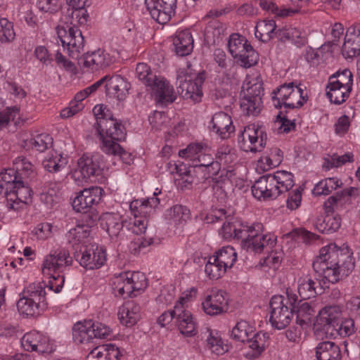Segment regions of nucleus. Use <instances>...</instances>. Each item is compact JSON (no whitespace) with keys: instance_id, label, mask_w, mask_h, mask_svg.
Returning a JSON list of instances; mask_svg holds the SVG:
<instances>
[{"instance_id":"obj_1","label":"nucleus","mask_w":360,"mask_h":360,"mask_svg":"<svg viewBox=\"0 0 360 360\" xmlns=\"http://www.w3.org/2000/svg\"><path fill=\"white\" fill-rule=\"evenodd\" d=\"M352 255L347 245L338 247L335 243H330L320 250L314 269L329 283H336L353 270Z\"/></svg>"},{"instance_id":"obj_2","label":"nucleus","mask_w":360,"mask_h":360,"mask_svg":"<svg viewBox=\"0 0 360 360\" xmlns=\"http://www.w3.org/2000/svg\"><path fill=\"white\" fill-rule=\"evenodd\" d=\"M220 234L226 240L241 239L242 248L255 253L261 252L264 247L271 246L276 243V236L264 232V226L261 223H224Z\"/></svg>"},{"instance_id":"obj_3","label":"nucleus","mask_w":360,"mask_h":360,"mask_svg":"<svg viewBox=\"0 0 360 360\" xmlns=\"http://www.w3.org/2000/svg\"><path fill=\"white\" fill-rule=\"evenodd\" d=\"M73 264V258L66 249H58L51 251L45 255L41 266L44 277L49 279L46 285L49 290L56 293L61 292L64 283L63 272Z\"/></svg>"},{"instance_id":"obj_4","label":"nucleus","mask_w":360,"mask_h":360,"mask_svg":"<svg viewBox=\"0 0 360 360\" xmlns=\"http://www.w3.org/2000/svg\"><path fill=\"white\" fill-rule=\"evenodd\" d=\"M230 337L233 340L248 344V349L243 352V356L248 360L259 358L264 352L269 335L266 333L257 331L253 322L240 319L232 328Z\"/></svg>"},{"instance_id":"obj_5","label":"nucleus","mask_w":360,"mask_h":360,"mask_svg":"<svg viewBox=\"0 0 360 360\" xmlns=\"http://www.w3.org/2000/svg\"><path fill=\"white\" fill-rule=\"evenodd\" d=\"M293 174L285 170H278L259 178L252 186L253 196L261 200L276 198L294 186Z\"/></svg>"},{"instance_id":"obj_6","label":"nucleus","mask_w":360,"mask_h":360,"mask_svg":"<svg viewBox=\"0 0 360 360\" xmlns=\"http://www.w3.org/2000/svg\"><path fill=\"white\" fill-rule=\"evenodd\" d=\"M94 115L97 120L98 131L101 141V148L110 151L112 149V140L124 139L126 131L121 122L113 117L112 112L103 104H98L93 108Z\"/></svg>"},{"instance_id":"obj_7","label":"nucleus","mask_w":360,"mask_h":360,"mask_svg":"<svg viewBox=\"0 0 360 360\" xmlns=\"http://www.w3.org/2000/svg\"><path fill=\"white\" fill-rule=\"evenodd\" d=\"M114 295L116 297H136L147 287L144 274L139 271H124L115 274L110 281Z\"/></svg>"},{"instance_id":"obj_8","label":"nucleus","mask_w":360,"mask_h":360,"mask_svg":"<svg viewBox=\"0 0 360 360\" xmlns=\"http://www.w3.org/2000/svg\"><path fill=\"white\" fill-rule=\"evenodd\" d=\"M46 288L44 283L30 284L17 302L19 313L26 316H34L42 312L47 307Z\"/></svg>"},{"instance_id":"obj_9","label":"nucleus","mask_w":360,"mask_h":360,"mask_svg":"<svg viewBox=\"0 0 360 360\" xmlns=\"http://www.w3.org/2000/svg\"><path fill=\"white\" fill-rule=\"evenodd\" d=\"M286 293L288 298L274 295L269 302V321L272 327L278 330L284 329L290 324L292 318V302L297 300V296L291 288H288Z\"/></svg>"},{"instance_id":"obj_10","label":"nucleus","mask_w":360,"mask_h":360,"mask_svg":"<svg viewBox=\"0 0 360 360\" xmlns=\"http://www.w3.org/2000/svg\"><path fill=\"white\" fill-rule=\"evenodd\" d=\"M105 165L103 158L100 154H84L80 157L77 165L70 173L76 184L81 186L89 181L94 182L99 179Z\"/></svg>"},{"instance_id":"obj_11","label":"nucleus","mask_w":360,"mask_h":360,"mask_svg":"<svg viewBox=\"0 0 360 360\" xmlns=\"http://www.w3.org/2000/svg\"><path fill=\"white\" fill-rule=\"evenodd\" d=\"M177 89L181 96L194 103L201 101L205 81L203 72L193 71L190 68L180 70L177 75Z\"/></svg>"},{"instance_id":"obj_12","label":"nucleus","mask_w":360,"mask_h":360,"mask_svg":"<svg viewBox=\"0 0 360 360\" xmlns=\"http://www.w3.org/2000/svg\"><path fill=\"white\" fill-rule=\"evenodd\" d=\"M262 82L258 78L247 77L242 86V111L248 115H258L262 108Z\"/></svg>"},{"instance_id":"obj_13","label":"nucleus","mask_w":360,"mask_h":360,"mask_svg":"<svg viewBox=\"0 0 360 360\" xmlns=\"http://www.w3.org/2000/svg\"><path fill=\"white\" fill-rule=\"evenodd\" d=\"M353 84V75L348 69L338 71L329 77L326 95L330 102L341 104L349 97Z\"/></svg>"},{"instance_id":"obj_14","label":"nucleus","mask_w":360,"mask_h":360,"mask_svg":"<svg viewBox=\"0 0 360 360\" xmlns=\"http://www.w3.org/2000/svg\"><path fill=\"white\" fill-rule=\"evenodd\" d=\"M266 143V133L262 125L250 124L244 127L238 135V146L246 153L261 152Z\"/></svg>"},{"instance_id":"obj_15","label":"nucleus","mask_w":360,"mask_h":360,"mask_svg":"<svg viewBox=\"0 0 360 360\" xmlns=\"http://www.w3.org/2000/svg\"><path fill=\"white\" fill-rule=\"evenodd\" d=\"M229 49L236 62L243 68H250L259 60L258 53L252 49L248 41L238 34L235 33L230 36Z\"/></svg>"},{"instance_id":"obj_16","label":"nucleus","mask_w":360,"mask_h":360,"mask_svg":"<svg viewBox=\"0 0 360 360\" xmlns=\"http://www.w3.org/2000/svg\"><path fill=\"white\" fill-rule=\"evenodd\" d=\"M56 34L64 50L72 58H77L84 46L82 32L62 20L56 27Z\"/></svg>"},{"instance_id":"obj_17","label":"nucleus","mask_w":360,"mask_h":360,"mask_svg":"<svg viewBox=\"0 0 360 360\" xmlns=\"http://www.w3.org/2000/svg\"><path fill=\"white\" fill-rule=\"evenodd\" d=\"M307 101L306 94L297 85L293 83L285 84L280 86L273 97L274 105L278 108H294L302 106Z\"/></svg>"},{"instance_id":"obj_18","label":"nucleus","mask_w":360,"mask_h":360,"mask_svg":"<svg viewBox=\"0 0 360 360\" xmlns=\"http://www.w3.org/2000/svg\"><path fill=\"white\" fill-rule=\"evenodd\" d=\"M75 260L87 270L101 268L106 262L105 250L96 243H89L81 247L75 252Z\"/></svg>"},{"instance_id":"obj_19","label":"nucleus","mask_w":360,"mask_h":360,"mask_svg":"<svg viewBox=\"0 0 360 360\" xmlns=\"http://www.w3.org/2000/svg\"><path fill=\"white\" fill-rule=\"evenodd\" d=\"M120 54L118 51L109 53L98 49L84 53L79 58L78 64L84 71L94 72L110 66Z\"/></svg>"},{"instance_id":"obj_20","label":"nucleus","mask_w":360,"mask_h":360,"mask_svg":"<svg viewBox=\"0 0 360 360\" xmlns=\"http://www.w3.org/2000/svg\"><path fill=\"white\" fill-rule=\"evenodd\" d=\"M229 306L227 293L221 290L212 289L202 299L201 308L210 316L225 314Z\"/></svg>"},{"instance_id":"obj_21","label":"nucleus","mask_w":360,"mask_h":360,"mask_svg":"<svg viewBox=\"0 0 360 360\" xmlns=\"http://www.w3.org/2000/svg\"><path fill=\"white\" fill-rule=\"evenodd\" d=\"M180 158L191 162L193 167H209L214 162L211 149L207 146L193 143L179 151Z\"/></svg>"},{"instance_id":"obj_22","label":"nucleus","mask_w":360,"mask_h":360,"mask_svg":"<svg viewBox=\"0 0 360 360\" xmlns=\"http://www.w3.org/2000/svg\"><path fill=\"white\" fill-rule=\"evenodd\" d=\"M341 314V309L336 305L326 306L321 309L313 324V329L316 335L320 338L327 337L329 329L339 320Z\"/></svg>"},{"instance_id":"obj_23","label":"nucleus","mask_w":360,"mask_h":360,"mask_svg":"<svg viewBox=\"0 0 360 360\" xmlns=\"http://www.w3.org/2000/svg\"><path fill=\"white\" fill-rule=\"evenodd\" d=\"M104 195V191L99 186L84 188L76 193L72 205L77 212H85L89 208L98 205Z\"/></svg>"},{"instance_id":"obj_24","label":"nucleus","mask_w":360,"mask_h":360,"mask_svg":"<svg viewBox=\"0 0 360 360\" xmlns=\"http://www.w3.org/2000/svg\"><path fill=\"white\" fill-rule=\"evenodd\" d=\"M21 346L25 351L50 353L54 350L53 344L45 335L35 330L25 333L21 338Z\"/></svg>"},{"instance_id":"obj_25","label":"nucleus","mask_w":360,"mask_h":360,"mask_svg":"<svg viewBox=\"0 0 360 360\" xmlns=\"http://www.w3.org/2000/svg\"><path fill=\"white\" fill-rule=\"evenodd\" d=\"M147 8L155 21L167 23L174 15L176 0H145Z\"/></svg>"},{"instance_id":"obj_26","label":"nucleus","mask_w":360,"mask_h":360,"mask_svg":"<svg viewBox=\"0 0 360 360\" xmlns=\"http://www.w3.org/2000/svg\"><path fill=\"white\" fill-rule=\"evenodd\" d=\"M148 88L155 100L162 105L172 103L176 98L173 86L160 75Z\"/></svg>"},{"instance_id":"obj_27","label":"nucleus","mask_w":360,"mask_h":360,"mask_svg":"<svg viewBox=\"0 0 360 360\" xmlns=\"http://www.w3.org/2000/svg\"><path fill=\"white\" fill-rule=\"evenodd\" d=\"M205 334V347L212 354L221 356L229 351L228 341L222 338L219 330L207 327Z\"/></svg>"},{"instance_id":"obj_28","label":"nucleus","mask_w":360,"mask_h":360,"mask_svg":"<svg viewBox=\"0 0 360 360\" xmlns=\"http://www.w3.org/2000/svg\"><path fill=\"white\" fill-rule=\"evenodd\" d=\"M210 127L222 139H229L235 131L231 115L224 112H216L212 116Z\"/></svg>"},{"instance_id":"obj_29","label":"nucleus","mask_w":360,"mask_h":360,"mask_svg":"<svg viewBox=\"0 0 360 360\" xmlns=\"http://www.w3.org/2000/svg\"><path fill=\"white\" fill-rule=\"evenodd\" d=\"M315 313V304L313 302L300 301L297 304L292 303V314L296 316V323L302 328L307 329L311 326Z\"/></svg>"},{"instance_id":"obj_30","label":"nucleus","mask_w":360,"mask_h":360,"mask_svg":"<svg viewBox=\"0 0 360 360\" xmlns=\"http://www.w3.org/2000/svg\"><path fill=\"white\" fill-rule=\"evenodd\" d=\"M117 318L122 326L133 327L141 319L140 307L133 301L126 302L118 308Z\"/></svg>"},{"instance_id":"obj_31","label":"nucleus","mask_w":360,"mask_h":360,"mask_svg":"<svg viewBox=\"0 0 360 360\" xmlns=\"http://www.w3.org/2000/svg\"><path fill=\"white\" fill-rule=\"evenodd\" d=\"M177 328L180 333L186 338L195 337L198 333V324L192 313L186 309L176 312Z\"/></svg>"},{"instance_id":"obj_32","label":"nucleus","mask_w":360,"mask_h":360,"mask_svg":"<svg viewBox=\"0 0 360 360\" xmlns=\"http://www.w3.org/2000/svg\"><path fill=\"white\" fill-rule=\"evenodd\" d=\"M105 89L110 96L116 98L119 101H124L130 89V84L120 75L107 77L105 80Z\"/></svg>"},{"instance_id":"obj_33","label":"nucleus","mask_w":360,"mask_h":360,"mask_svg":"<svg viewBox=\"0 0 360 360\" xmlns=\"http://www.w3.org/2000/svg\"><path fill=\"white\" fill-rule=\"evenodd\" d=\"M360 53V25L349 27L346 32L342 54L347 58H352Z\"/></svg>"},{"instance_id":"obj_34","label":"nucleus","mask_w":360,"mask_h":360,"mask_svg":"<svg viewBox=\"0 0 360 360\" xmlns=\"http://www.w3.org/2000/svg\"><path fill=\"white\" fill-rule=\"evenodd\" d=\"M100 223L112 238L117 237L123 227L122 216L117 212H105L100 217Z\"/></svg>"},{"instance_id":"obj_35","label":"nucleus","mask_w":360,"mask_h":360,"mask_svg":"<svg viewBox=\"0 0 360 360\" xmlns=\"http://www.w3.org/2000/svg\"><path fill=\"white\" fill-rule=\"evenodd\" d=\"M282 160L281 150L278 148H272L258 159L256 162V170L259 173L267 172L278 166Z\"/></svg>"},{"instance_id":"obj_36","label":"nucleus","mask_w":360,"mask_h":360,"mask_svg":"<svg viewBox=\"0 0 360 360\" xmlns=\"http://www.w3.org/2000/svg\"><path fill=\"white\" fill-rule=\"evenodd\" d=\"M173 44L176 54L188 55L193 49V39L188 30H178L174 37Z\"/></svg>"},{"instance_id":"obj_37","label":"nucleus","mask_w":360,"mask_h":360,"mask_svg":"<svg viewBox=\"0 0 360 360\" xmlns=\"http://www.w3.org/2000/svg\"><path fill=\"white\" fill-rule=\"evenodd\" d=\"M68 164V158L62 152L52 150L45 155L42 165L49 172H58Z\"/></svg>"},{"instance_id":"obj_38","label":"nucleus","mask_w":360,"mask_h":360,"mask_svg":"<svg viewBox=\"0 0 360 360\" xmlns=\"http://www.w3.org/2000/svg\"><path fill=\"white\" fill-rule=\"evenodd\" d=\"M316 356L318 360H340L342 358L340 347L330 341L318 344L316 347Z\"/></svg>"},{"instance_id":"obj_39","label":"nucleus","mask_w":360,"mask_h":360,"mask_svg":"<svg viewBox=\"0 0 360 360\" xmlns=\"http://www.w3.org/2000/svg\"><path fill=\"white\" fill-rule=\"evenodd\" d=\"M93 320H84L77 322L72 328V338L77 343L89 342L93 338Z\"/></svg>"},{"instance_id":"obj_40","label":"nucleus","mask_w":360,"mask_h":360,"mask_svg":"<svg viewBox=\"0 0 360 360\" xmlns=\"http://www.w3.org/2000/svg\"><path fill=\"white\" fill-rule=\"evenodd\" d=\"M31 116L19 107L8 108L0 112V128L6 127L10 121H13L15 124H20L29 120Z\"/></svg>"},{"instance_id":"obj_41","label":"nucleus","mask_w":360,"mask_h":360,"mask_svg":"<svg viewBox=\"0 0 360 360\" xmlns=\"http://www.w3.org/2000/svg\"><path fill=\"white\" fill-rule=\"evenodd\" d=\"M160 205V199L157 197H150L147 199H137L131 201L129 209L135 216L143 214L147 216L153 209Z\"/></svg>"},{"instance_id":"obj_42","label":"nucleus","mask_w":360,"mask_h":360,"mask_svg":"<svg viewBox=\"0 0 360 360\" xmlns=\"http://www.w3.org/2000/svg\"><path fill=\"white\" fill-rule=\"evenodd\" d=\"M68 240L72 245L81 244V247L88 245L91 238V229L88 225L79 224L68 232Z\"/></svg>"},{"instance_id":"obj_43","label":"nucleus","mask_w":360,"mask_h":360,"mask_svg":"<svg viewBox=\"0 0 360 360\" xmlns=\"http://www.w3.org/2000/svg\"><path fill=\"white\" fill-rule=\"evenodd\" d=\"M316 283L309 275L298 276L295 281L297 291L302 299H309L314 297L316 292Z\"/></svg>"},{"instance_id":"obj_44","label":"nucleus","mask_w":360,"mask_h":360,"mask_svg":"<svg viewBox=\"0 0 360 360\" xmlns=\"http://www.w3.org/2000/svg\"><path fill=\"white\" fill-rule=\"evenodd\" d=\"M32 191L31 188L22 179L15 183V187L6 195L11 201L14 203L27 204L31 199Z\"/></svg>"},{"instance_id":"obj_45","label":"nucleus","mask_w":360,"mask_h":360,"mask_svg":"<svg viewBox=\"0 0 360 360\" xmlns=\"http://www.w3.org/2000/svg\"><path fill=\"white\" fill-rule=\"evenodd\" d=\"M259 4L263 9L280 18L291 17L302 12L299 7L292 4L290 6H278L274 3L266 0H261Z\"/></svg>"},{"instance_id":"obj_46","label":"nucleus","mask_w":360,"mask_h":360,"mask_svg":"<svg viewBox=\"0 0 360 360\" xmlns=\"http://www.w3.org/2000/svg\"><path fill=\"white\" fill-rule=\"evenodd\" d=\"M283 259L281 250H273L260 262L261 269L269 276H274L279 269Z\"/></svg>"},{"instance_id":"obj_47","label":"nucleus","mask_w":360,"mask_h":360,"mask_svg":"<svg viewBox=\"0 0 360 360\" xmlns=\"http://www.w3.org/2000/svg\"><path fill=\"white\" fill-rule=\"evenodd\" d=\"M340 216L332 213L318 218L314 226L319 231L323 233H329L336 231L340 227Z\"/></svg>"},{"instance_id":"obj_48","label":"nucleus","mask_w":360,"mask_h":360,"mask_svg":"<svg viewBox=\"0 0 360 360\" xmlns=\"http://www.w3.org/2000/svg\"><path fill=\"white\" fill-rule=\"evenodd\" d=\"M170 172L174 173L177 176L175 177L176 181L181 188H188L193 181V177L190 173L188 167L184 164L177 165L169 162L168 164Z\"/></svg>"},{"instance_id":"obj_49","label":"nucleus","mask_w":360,"mask_h":360,"mask_svg":"<svg viewBox=\"0 0 360 360\" xmlns=\"http://www.w3.org/2000/svg\"><path fill=\"white\" fill-rule=\"evenodd\" d=\"M212 255L214 259H217L227 270L231 269L237 261V252L233 247L229 245L222 247Z\"/></svg>"},{"instance_id":"obj_50","label":"nucleus","mask_w":360,"mask_h":360,"mask_svg":"<svg viewBox=\"0 0 360 360\" xmlns=\"http://www.w3.org/2000/svg\"><path fill=\"white\" fill-rule=\"evenodd\" d=\"M342 185V181L337 177L326 178L315 184L312 193L317 196L327 195Z\"/></svg>"},{"instance_id":"obj_51","label":"nucleus","mask_w":360,"mask_h":360,"mask_svg":"<svg viewBox=\"0 0 360 360\" xmlns=\"http://www.w3.org/2000/svg\"><path fill=\"white\" fill-rule=\"evenodd\" d=\"M276 27V22L273 20L259 21L255 26V37L259 40L266 42L273 37Z\"/></svg>"},{"instance_id":"obj_52","label":"nucleus","mask_w":360,"mask_h":360,"mask_svg":"<svg viewBox=\"0 0 360 360\" xmlns=\"http://www.w3.org/2000/svg\"><path fill=\"white\" fill-rule=\"evenodd\" d=\"M60 186L56 183L46 186L40 195L41 201L49 208L53 207L60 200Z\"/></svg>"},{"instance_id":"obj_53","label":"nucleus","mask_w":360,"mask_h":360,"mask_svg":"<svg viewBox=\"0 0 360 360\" xmlns=\"http://www.w3.org/2000/svg\"><path fill=\"white\" fill-rule=\"evenodd\" d=\"M93 351L98 360H119L120 356L119 348L113 344L97 346Z\"/></svg>"},{"instance_id":"obj_54","label":"nucleus","mask_w":360,"mask_h":360,"mask_svg":"<svg viewBox=\"0 0 360 360\" xmlns=\"http://www.w3.org/2000/svg\"><path fill=\"white\" fill-rule=\"evenodd\" d=\"M13 169L20 179L30 177L35 173V167L22 156L18 157L13 160Z\"/></svg>"},{"instance_id":"obj_55","label":"nucleus","mask_w":360,"mask_h":360,"mask_svg":"<svg viewBox=\"0 0 360 360\" xmlns=\"http://www.w3.org/2000/svg\"><path fill=\"white\" fill-rule=\"evenodd\" d=\"M354 161V155L352 152H347L343 155L333 154L325 158L323 167L329 170L334 167H339L348 162Z\"/></svg>"},{"instance_id":"obj_56","label":"nucleus","mask_w":360,"mask_h":360,"mask_svg":"<svg viewBox=\"0 0 360 360\" xmlns=\"http://www.w3.org/2000/svg\"><path fill=\"white\" fill-rule=\"evenodd\" d=\"M228 270L214 259L213 255L208 258L205 264V272L206 276L212 280H217L221 278Z\"/></svg>"},{"instance_id":"obj_57","label":"nucleus","mask_w":360,"mask_h":360,"mask_svg":"<svg viewBox=\"0 0 360 360\" xmlns=\"http://www.w3.org/2000/svg\"><path fill=\"white\" fill-rule=\"evenodd\" d=\"M20 180L14 169H4L0 172V188L5 189L7 194Z\"/></svg>"},{"instance_id":"obj_58","label":"nucleus","mask_w":360,"mask_h":360,"mask_svg":"<svg viewBox=\"0 0 360 360\" xmlns=\"http://www.w3.org/2000/svg\"><path fill=\"white\" fill-rule=\"evenodd\" d=\"M136 76L139 80L148 87L160 76L152 72L150 68L144 63L137 64Z\"/></svg>"},{"instance_id":"obj_59","label":"nucleus","mask_w":360,"mask_h":360,"mask_svg":"<svg viewBox=\"0 0 360 360\" xmlns=\"http://www.w3.org/2000/svg\"><path fill=\"white\" fill-rule=\"evenodd\" d=\"M189 210L180 205H174L167 210V218L175 224H181L189 218Z\"/></svg>"},{"instance_id":"obj_60","label":"nucleus","mask_w":360,"mask_h":360,"mask_svg":"<svg viewBox=\"0 0 360 360\" xmlns=\"http://www.w3.org/2000/svg\"><path fill=\"white\" fill-rule=\"evenodd\" d=\"M71 15L69 17V24L75 27L86 24L89 19V13L84 6L72 7Z\"/></svg>"},{"instance_id":"obj_61","label":"nucleus","mask_w":360,"mask_h":360,"mask_svg":"<svg viewBox=\"0 0 360 360\" xmlns=\"http://www.w3.org/2000/svg\"><path fill=\"white\" fill-rule=\"evenodd\" d=\"M112 143V149L110 151H107L105 150H103V152L108 154H112L114 157H119V158L122 161L123 163L127 165H131L133 162L134 158L132 155L124 150L120 145L117 143V141H123L124 139H115L112 138H110Z\"/></svg>"},{"instance_id":"obj_62","label":"nucleus","mask_w":360,"mask_h":360,"mask_svg":"<svg viewBox=\"0 0 360 360\" xmlns=\"http://www.w3.org/2000/svg\"><path fill=\"white\" fill-rule=\"evenodd\" d=\"M198 295V288L195 287H191L184 290L178 301L176 302L174 308L176 312L179 310L185 309L190 303L193 302Z\"/></svg>"},{"instance_id":"obj_63","label":"nucleus","mask_w":360,"mask_h":360,"mask_svg":"<svg viewBox=\"0 0 360 360\" xmlns=\"http://www.w3.org/2000/svg\"><path fill=\"white\" fill-rule=\"evenodd\" d=\"M216 158L220 165L225 166L236 160V154L229 146L223 145L218 148Z\"/></svg>"},{"instance_id":"obj_64","label":"nucleus","mask_w":360,"mask_h":360,"mask_svg":"<svg viewBox=\"0 0 360 360\" xmlns=\"http://www.w3.org/2000/svg\"><path fill=\"white\" fill-rule=\"evenodd\" d=\"M52 137L47 134H40L30 140L32 147L39 152H44L52 145Z\"/></svg>"}]
</instances>
